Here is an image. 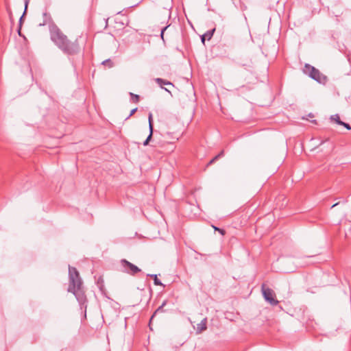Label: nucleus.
Masks as SVG:
<instances>
[{"label":"nucleus","mask_w":351,"mask_h":351,"mask_svg":"<svg viewBox=\"0 0 351 351\" xmlns=\"http://www.w3.org/2000/svg\"><path fill=\"white\" fill-rule=\"evenodd\" d=\"M25 15H22L21 16V18L19 19V28H18V33H19V36H21V25H22V23H23V17H24Z\"/></svg>","instance_id":"dca6fc26"},{"label":"nucleus","mask_w":351,"mask_h":351,"mask_svg":"<svg viewBox=\"0 0 351 351\" xmlns=\"http://www.w3.org/2000/svg\"><path fill=\"white\" fill-rule=\"evenodd\" d=\"M167 304V301L165 300L163 301V302L162 303V304L155 311V312L154 313V314L152 315V316L150 318V320H149V323L152 322V320L153 319L154 317L158 313H163L165 312V311L163 310V308L164 306Z\"/></svg>","instance_id":"9d476101"},{"label":"nucleus","mask_w":351,"mask_h":351,"mask_svg":"<svg viewBox=\"0 0 351 351\" xmlns=\"http://www.w3.org/2000/svg\"><path fill=\"white\" fill-rule=\"evenodd\" d=\"M101 64L104 66H108L109 68H111L113 66V63L110 59L104 60Z\"/></svg>","instance_id":"4468645a"},{"label":"nucleus","mask_w":351,"mask_h":351,"mask_svg":"<svg viewBox=\"0 0 351 351\" xmlns=\"http://www.w3.org/2000/svg\"><path fill=\"white\" fill-rule=\"evenodd\" d=\"M304 71L305 73L308 74L311 78L319 83H324L326 81V77L318 69L308 64H305Z\"/></svg>","instance_id":"7ed1b4c3"},{"label":"nucleus","mask_w":351,"mask_h":351,"mask_svg":"<svg viewBox=\"0 0 351 351\" xmlns=\"http://www.w3.org/2000/svg\"><path fill=\"white\" fill-rule=\"evenodd\" d=\"M152 121H153L152 114L149 113V117H148L149 130H151L152 128H154Z\"/></svg>","instance_id":"f3484780"},{"label":"nucleus","mask_w":351,"mask_h":351,"mask_svg":"<svg viewBox=\"0 0 351 351\" xmlns=\"http://www.w3.org/2000/svg\"><path fill=\"white\" fill-rule=\"evenodd\" d=\"M338 125H343V127H345L347 130H351V126L350 124L347 123H345L342 121H338Z\"/></svg>","instance_id":"2eb2a0df"},{"label":"nucleus","mask_w":351,"mask_h":351,"mask_svg":"<svg viewBox=\"0 0 351 351\" xmlns=\"http://www.w3.org/2000/svg\"><path fill=\"white\" fill-rule=\"evenodd\" d=\"M43 22L42 23H40L39 26H44L47 24H49V27H50L52 24H54L53 23L51 16L49 13H47V12H43Z\"/></svg>","instance_id":"0eeeda50"},{"label":"nucleus","mask_w":351,"mask_h":351,"mask_svg":"<svg viewBox=\"0 0 351 351\" xmlns=\"http://www.w3.org/2000/svg\"><path fill=\"white\" fill-rule=\"evenodd\" d=\"M262 292L265 300L268 302L271 305L276 306L278 304V301L274 298V291L268 287H265L264 285H262Z\"/></svg>","instance_id":"39448f33"},{"label":"nucleus","mask_w":351,"mask_h":351,"mask_svg":"<svg viewBox=\"0 0 351 351\" xmlns=\"http://www.w3.org/2000/svg\"><path fill=\"white\" fill-rule=\"evenodd\" d=\"M149 142L148 141L145 140V141L143 142V145H144V146H147V145L149 144Z\"/></svg>","instance_id":"b1692460"},{"label":"nucleus","mask_w":351,"mask_h":351,"mask_svg":"<svg viewBox=\"0 0 351 351\" xmlns=\"http://www.w3.org/2000/svg\"><path fill=\"white\" fill-rule=\"evenodd\" d=\"M120 264L121 271L131 276H134L136 274L141 271L136 265L132 264L126 259H121L120 261Z\"/></svg>","instance_id":"20e7f679"},{"label":"nucleus","mask_w":351,"mask_h":351,"mask_svg":"<svg viewBox=\"0 0 351 351\" xmlns=\"http://www.w3.org/2000/svg\"><path fill=\"white\" fill-rule=\"evenodd\" d=\"M213 227L215 229V230L218 231L221 234L223 235L225 234V230H224L221 229V228H217V227H215L214 226H213Z\"/></svg>","instance_id":"412c9836"},{"label":"nucleus","mask_w":351,"mask_h":351,"mask_svg":"<svg viewBox=\"0 0 351 351\" xmlns=\"http://www.w3.org/2000/svg\"><path fill=\"white\" fill-rule=\"evenodd\" d=\"M69 285L68 291L72 293L77 300L81 308H86L87 299L82 287V280L75 267H69Z\"/></svg>","instance_id":"f03ea898"},{"label":"nucleus","mask_w":351,"mask_h":351,"mask_svg":"<svg viewBox=\"0 0 351 351\" xmlns=\"http://www.w3.org/2000/svg\"><path fill=\"white\" fill-rule=\"evenodd\" d=\"M215 31V28H214L211 30H208L204 34H203L201 37L202 42L203 43H204L206 39H207L208 40H210L213 36Z\"/></svg>","instance_id":"1a4fd4ad"},{"label":"nucleus","mask_w":351,"mask_h":351,"mask_svg":"<svg viewBox=\"0 0 351 351\" xmlns=\"http://www.w3.org/2000/svg\"><path fill=\"white\" fill-rule=\"evenodd\" d=\"M224 155V152L222 150L221 152H220L216 156H215L209 162H208V165L214 163L217 160H218L219 158L223 157Z\"/></svg>","instance_id":"f8f14e48"},{"label":"nucleus","mask_w":351,"mask_h":351,"mask_svg":"<svg viewBox=\"0 0 351 351\" xmlns=\"http://www.w3.org/2000/svg\"><path fill=\"white\" fill-rule=\"evenodd\" d=\"M130 95L131 97V100L134 102V103H138L139 101V95H136V94H134L132 93H130Z\"/></svg>","instance_id":"ddd939ff"},{"label":"nucleus","mask_w":351,"mask_h":351,"mask_svg":"<svg viewBox=\"0 0 351 351\" xmlns=\"http://www.w3.org/2000/svg\"><path fill=\"white\" fill-rule=\"evenodd\" d=\"M339 204V202H337V203L334 204L331 206V208H335V206H337Z\"/></svg>","instance_id":"393cba45"},{"label":"nucleus","mask_w":351,"mask_h":351,"mask_svg":"<svg viewBox=\"0 0 351 351\" xmlns=\"http://www.w3.org/2000/svg\"><path fill=\"white\" fill-rule=\"evenodd\" d=\"M155 81L156 82V83L162 88H163V85H169V86H174L173 84L170 82L169 81H167L164 79H162V78H156L155 79ZM164 90L167 92H168L170 95H171V93L170 90H169L167 88H164Z\"/></svg>","instance_id":"423d86ee"},{"label":"nucleus","mask_w":351,"mask_h":351,"mask_svg":"<svg viewBox=\"0 0 351 351\" xmlns=\"http://www.w3.org/2000/svg\"><path fill=\"white\" fill-rule=\"evenodd\" d=\"M29 1H30V0H24L25 9H24V12H23V15H25V14H26V12H27V7H28V4H29Z\"/></svg>","instance_id":"aec40b11"},{"label":"nucleus","mask_w":351,"mask_h":351,"mask_svg":"<svg viewBox=\"0 0 351 351\" xmlns=\"http://www.w3.org/2000/svg\"><path fill=\"white\" fill-rule=\"evenodd\" d=\"M206 324H207L206 318L203 319L200 323L197 324V327H196L197 333H201L202 331L206 330V328H207Z\"/></svg>","instance_id":"6e6552de"},{"label":"nucleus","mask_w":351,"mask_h":351,"mask_svg":"<svg viewBox=\"0 0 351 351\" xmlns=\"http://www.w3.org/2000/svg\"><path fill=\"white\" fill-rule=\"evenodd\" d=\"M137 109H138L137 108H135L132 109L130 111V113L128 115V117L126 118V119H129L132 115H133L136 112Z\"/></svg>","instance_id":"4be33fe9"},{"label":"nucleus","mask_w":351,"mask_h":351,"mask_svg":"<svg viewBox=\"0 0 351 351\" xmlns=\"http://www.w3.org/2000/svg\"><path fill=\"white\" fill-rule=\"evenodd\" d=\"M49 32L51 40L64 53L73 55L79 51L80 47L77 41L71 42L57 25L52 24L49 27Z\"/></svg>","instance_id":"f257e3e1"},{"label":"nucleus","mask_w":351,"mask_h":351,"mask_svg":"<svg viewBox=\"0 0 351 351\" xmlns=\"http://www.w3.org/2000/svg\"><path fill=\"white\" fill-rule=\"evenodd\" d=\"M147 276H149L154 279V283L155 285H160L164 287V285L162 282L158 278L156 274H147Z\"/></svg>","instance_id":"9b49d317"},{"label":"nucleus","mask_w":351,"mask_h":351,"mask_svg":"<svg viewBox=\"0 0 351 351\" xmlns=\"http://www.w3.org/2000/svg\"><path fill=\"white\" fill-rule=\"evenodd\" d=\"M168 26H166L165 27H163L162 29H161V32H160V36L162 38V39L163 40V35H164V32L167 29Z\"/></svg>","instance_id":"5701e85b"},{"label":"nucleus","mask_w":351,"mask_h":351,"mask_svg":"<svg viewBox=\"0 0 351 351\" xmlns=\"http://www.w3.org/2000/svg\"><path fill=\"white\" fill-rule=\"evenodd\" d=\"M149 134L145 140H147L149 142L153 136L154 128H152L151 130H149Z\"/></svg>","instance_id":"6ab92c4d"},{"label":"nucleus","mask_w":351,"mask_h":351,"mask_svg":"<svg viewBox=\"0 0 351 351\" xmlns=\"http://www.w3.org/2000/svg\"><path fill=\"white\" fill-rule=\"evenodd\" d=\"M330 119L332 121H335L337 124H338V121H341L340 118H339V116L337 114L332 115L330 117Z\"/></svg>","instance_id":"a211bd4d"}]
</instances>
